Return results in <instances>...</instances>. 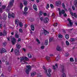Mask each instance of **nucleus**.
I'll use <instances>...</instances> for the list:
<instances>
[{
  "mask_svg": "<svg viewBox=\"0 0 77 77\" xmlns=\"http://www.w3.org/2000/svg\"><path fill=\"white\" fill-rule=\"evenodd\" d=\"M26 68L27 69H26V72L27 74H29V72L31 71L32 69V66L30 65H28L26 66Z\"/></svg>",
  "mask_w": 77,
  "mask_h": 77,
  "instance_id": "nucleus-1",
  "label": "nucleus"
},
{
  "mask_svg": "<svg viewBox=\"0 0 77 77\" xmlns=\"http://www.w3.org/2000/svg\"><path fill=\"white\" fill-rule=\"evenodd\" d=\"M20 62H21V61L23 60H25L26 61H29V59L26 57H21L20 58Z\"/></svg>",
  "mask_w": 77,
  "mask_h": 77,
  "instance_id": "nucleus-2",
  "label": "nucleus"
},
{
  "mask_svg": "<svg viewBox=\"0 0 77 77\" xmlns=\"http://www.w3.org/2000/svg\"><path fill=\"white\" fill-rule=\"evenodd\" d=\"M58 9L59 11V15L60 16H61L62 14H65V11L64 10H62L61 11V10H60V8H58Z\"/></svg>",
  "mask_w": 77,
  "mask_h": 77,
  "instance_id": "nucleus-3",
  "label": "nucleus"
},
{
  "mask_svg": "<svg viewBox=\"0 0 77 77\" xmlns=\"http://www.w3.org/2000/svg\"><path fill=\"white\" fill-rule=\"evenodd\" d=\"M14 53L16 56H19L20 54V51L18 49H16L14 50Z\"/></svg>",
  "mask_w": 77,
  "mask_h": 77,
  "instance_id": "nucleus-4",
  "label": "nucleus"
},
{
  "mask_svg": "<svg viewBox=\"0 0 77 77\" xmlns=\"http://www.w3.org/2000/svg\"><path fill=\"white\" fill-rule=\"evenodd\" d=\"M8 17L9 18H11V17L12 18H14L15 17V14L13 13L11 14L9 13L8 14Z\"/></svg>",
  "mask_w": 77,
  "mask_h": 77,
  "instance_id": "nucleus-5",
  "label": "nucleus"
},
{
  "mask_svg": "<svg viewBox=\"0 0 77 77\" xmlns=\"http://www.w3.org/2000/svg\"><path fill=\"white\" fill-rule=\"evenodd\" d=\"M14 3V0H11L9 2V7L10 8H12L13 6Z\"/></svg>",
  "mask_w": 77,
  "mask_h": 77,
  "instance_id": "nucleus-6",
  "label": "nucleus"
},
{
  "mask_svg": "<svg viewBox=\"0 0 77 77\" xmlns=\"http://www.w3.org/2000/svg\"><path fill=\"white\" fill-rule=\"evenodd\" d=\"M6 49H5L4 48H2L0 49V53L1 54L3 53H6Z\"/></svg>",
  "mask_w": 77,
  "mask_h": 77,
  "instance_id": "nucleus-7",
  "label": "nucleus"
},
{
  "mask_svg": "<svg viewBox=\"0 0 77 77\" xmlns=\"http://www.w3.org/2000/svg\"><path fill=\"white\" fill-rule=\"evenodd\" d=\"M67 20L69 21V23H68V26H69V27H71L72 26V23L71 22V20H70V19L68 18L67 19Z\"/></svg>",
  "mask_w": 77,
  "mask_h": 77,
  "instance_id": "nucleus-8",
  "label": "nucleus"
},
{
  "mask_svg": "<svg viewBox=\"0 0 77 77\" xmlns=\"http://www.w3.org/2000/svg\"><path fill=\"white\" fill-rule=\"evenodd\" d=\"M51 72V69L49 68L48 70V73H47V76L48 77H51V74L50 73Z\"/></svg>",
  "mask_w": 77,
  "mask_h": 77,
  "instance_id": "nucleus-9",
  "label": "nucleus"
},
{
  "mask_svg": "<svg viewBox=\"0 0 77 77\" xmlns=\"http://www.w3.org/2000/svg\"><path fill=\"white\" fill-rule=\"evenodd\" d=\"M61 4L62 3L61 2V1H57L56 2V5L57 6H58L59 5L60 6Z\"/></svg>",
  "mask_w": 77,
  "mask_h": 77,
  "instance_id": "nucleus-10",
  "label": "nucleus"
},
{
  "mask_svg": "<svg viewBox=\"0 0 77 77\" xmlns=\"http://www.w3.org/2000/svg\"><path fill=\"white\" fill-rule=\"evenodd\" d=\"M33 9L35 10V11H38V8H37V6L35 4H34L33 6Z\"/></svg>",
  "mask_w": 77,
  "mask_h": 77,
  "instance_id": "nucleus-11",
  "label": "nucleus"
},
{
  "mask_svg": "<svg viewBox=\"0 0 77 77\" xmlns=\"http://www.w3.org/2000/svg\"><path fill=\"white\" fill-rule=\"evenodd\" d=\"M48 21H49V19H48V17H46L44 20V23H47L48 22Z\"/></svg>",
  "mask_w": 77,
  "mask_h": 77,
  "instance_id": "nucleus-12",
  "label": "nucleus"
},
{
  "mask_svg": "<svg viewBox=\"0 0 77 77\" xmlns=\"http://www.w3.org/2000/svg\"><path fill=\"white\" fill-rule=\"evenodd\" d=\"M13 45H14L15 43L16 42V40L14 37L13 38V40L11 41Z\"/></svg>",
  "mask_w": 77,
  "mask_h": 77,
  "instance_id": "nucleus-13",
  "label": "nucleus"
},
{
  "mask_svg": "<svg viewBox=\"0 0 77 77\" xmlns=\"http://www.w3.org/2000/svg\"><path fill=\"white\" fill-rule=\"evenodd\" d=\"M36 74V72H32L31 73V75L32 77H33Z\"/></svg>",
  "mask_w": 77,
  "mask_h": 77,
  "instance_id": "nucleus-14",
  "label": "nucleus"
},
{
  "mask_svg": "<svg viewBox=\"0 0 77 77\" xmlns=\"http://www.w3.org/2000/svg\"><path fill=\"white\" fill-rule=\"evenodd\" d=\"M43 33L44 34V35H47V34H49V32L47 31L46 30H45V31L43 32Z\"/></svg>",
  "mask_w": 77,
  "mask_h": 77,
  "instance_id": "nucleus-15",
  "label": "nucleus"
},
{
  "mask_svg": "<svg viewBox=\"0 0 77 77\" xmlns=\"http://www.w3.org/2000/svg\"><path fill=\"white\" fill-rule=\"evenodd\" d=\"M31 30H32V31H34L35 30V26L33 25H31Z\"/></svg>",
  "mask_w": 77,
  "mask_h": 77,
  "instance_id": "nucleus-16",
  "label": "nucleus"
},
{
  "mask_svg": "<svg viewBox=\"0 0 77 77\" xmlns=\"http://www.w3.org/2000/svg\"><path fill=\"white\" fill-rule=\"evenodd\" d=\"M23 5L24 6H27V1L26 0H24L23 1Z\"/></svg>",
  "mask_w": 77,
  "mask_h": 77,
  "instance_id": "nucleus-17",
  "label": "nucleus"
},
{
  "mask_svg": "<svg viewBox=\"0 0 77 77\" xmlns=\"http://www.w3.org/2000/svg\"><path fill=\"white\" fill-rule=\"evenodd\" d=\"M57 51H62V49H61V48H60V47H59V46H57Z\"/></svg>",
  "mask_w": 77,
  "mask_h": 77,
  "instance_id": "nucleus-18",
  "label": "nucleus"
},
{
  "mask_svg": "<svg viewBox=\"0 0 77 77\" xmlns=\"http://www.w3.org/2000/svg\"><path fill=\"white\" fill-rule=\"evenodd\" d=\"M3 36H6V35H7V33L6 32V31L5 30H4L3 31Z\"/></svg>",
  "mask_w": 77,
  "mask_h": 77,
  "instance_id": "nucleus-19",
  "label": "nucleus"
},
{
  "mask_svg": "<svg viewBox=\"0 0 77 77\" xmlns=\"http://www.w3.org/2000/svg\"><path fill=\"white\" fill-rule=\"evenodd\" d=\"M16 47L17 48H19V49H20V48H21V46L20 44H19L17 43L16 44Z\"/></svg>",
  "mask_w": 77,
  "mask_h": 77,
  "instance_id": "nucleus-20",
  "label": "nucleus"
},
{
  "mask_svg": "<svg viewBox=\"0 0 77 77\" xmlns=\"http://www.w3.org/2000/svg\"><path fill=\"white\" fill-rule=\"evenodd\" d=\"M27 56L29 58H32V55H31V54L30 53H28Z\"/></svg>",
  "mask_w": 77,
  "mask_h": 77,
  "instance_id": "nucleus-21",
  "label": "nucleus"
},
{
  "mask_svg": "<svg viewBox=\"0 0 77 77\" xmlns=\"http://www.w3.org/2000/svg\"><path fill=\"white\" fill-rule=\"evenodd\" d=\"M23 8V5L22 3H20V9H22Z\"/></svg>",
  "mask_w": 77,
  "mask_h": 77,
  "instance_id": "nucleus-22",
  "label": "nucleus"
},
{
  "mask_svg": "<svg viewBox=\"0 0 77 77\" xmlns=\"http://www.w3.org/2000/svg\"><path fill=\"white\" fill-rule=\"evenodd\" d=\"M6 17H7V16L6 15V14H5L4 15L3 19L4 20H6Z\"/></svg>",
  "mask_w": 77,
  "mask_h": 77,
  "instance_id": "nucleus-23",
  "label": "nucleus"
},
{
  "mask_svg": "<svg viewBox=\"0 0 77 77\" xmlns=\"http://www.w3.org/2000/svg\"><path fill=\"white\" fill-rule=\"evenodd\" d=\"M74 5L75 7H77V0H75L74 1Z\"/></svg>",
  "mask_w": 77,
  "mask_h": 77,
  "instance_id": "nucleus-24",
  "label": "nucleus"
},
{
  "mask_svg": "<svg viewBox=\"0 0 77 77\" xmlns=\"http://www.w3.org/2000/svg\"><path fill=\"white\" fill-rule=\"evenodd\" d=\"M50 57L47 56L46 57V59L48 60V62H50Z\"/></svg>",
  "mask_w": 77,
  "mask_h": 77,
  "instance_id": "nucleus-25",
  "label": "nucleus"
},
{
  "mask_svg": "<svg viewBox=\"0 0 77 77\" xmlns=\"http://www.w3.org/2000/svg\"><path fill=\"white\" fill-rule=\"evenodd\" d=\"M19 25L20 27H23V23L21 22H20L19 23Z\"/></svg>",
  "mask_w": 77,
  "mask_h": 77,
  "instance_id": "nucleus-26",
  "label": "nucleus"
},
{
  "mask_svg": "<svg viewBox=\"0 0 77 77\" xmlns=\"http://www.w3.org/2000/svg\"><path fill=\"white\" fill-rule=\"evenodd\" d=\"M45 45H48V40H46L45 43Z\"/></svg>",
  "mask_w": 77,
  "mask_h": 77,
  "instance_id": "nucleus-27",
  "label": "nucleus"
},
{
  "mask_svg": "<svg viewBox=\"0 0 77 77\" xmlns=\"http://www.w3.org/2000/svg\"><path fill=\"white\" fill-rule=\"evenodd\" d=\"M65 38L66 39H68L69 38V35L68 34H66L65 35Z\"/></svg>",
  "mask_w": 77,
  "mask_h": 77,
  "instance_id": "nucleus-28",
  "label": "nucleus"
},
{
  "mask_svg": "<svg viewBox=\"0 0 77 77\" xmlns=\"http://www.w3.org/2000/svg\"><path fill=\"white\" fill-rule=\"evenodd\" d=\"M27 10H28V8L26 6H25L24 9V11L26 12V11H27Z\"/></svg>",
  "mask_w": 77,
  "mask_h": 77,
  "instance_id": "nucleus-29",
  "label": "nucleus"
},
{
  "mask_svg": "<svg viewBox=\"0 0 77 77\" xmlns=\"http://www.w3.org/2000/svg\"><path fill=\"white\" fill-rule=\"evenodd\" d=\"M15 23L17 25H18V19H16L15 20Z\"/></svg>",
  "mask_w": 77,
  "mask_h": 77,
  "instance_id": "nucleus-30",
  "label": "nucleus"
},
{
  "mask_svg": "<svg viewBox=\"0 0 77 77\" xmlns=\"http://www.w3.org/2000/svg\"><path fill=\"white\" fill-rule=\"evenodd\" d=\"M43 69H44V70H45V73H47V69H46V68H45V67L44 66H43Z\"/></svg>",
  "mask_w": 77,
  "mask_h": 77,
  "instance_id": "nucleus-31",
  "label": "nucleus"
},
{
  "mask_svg": "<svg viewBox=\"0 0 77 77\" xmlns=\"http://www.w3.org/2000/svg\"><path fill=\"white\" fill-rule=\"evenodd\" d=\"M11 67L9 66L8 69V71H9V72H11Z\"/></svg>",
  "mask_w": 77,
  "mask_h": 77,
  "instance_id": "nucleus-32",
  "label": "nucleus"
},
{
  "mask_svg": "<svg viewBox=\"0 0 77 77\" xmlns=\"http://www.w3.org/2000/svg\"><path fill=\"white\" fill-rule=\"evenodd\" d=\"M69 53H68L67 52L65 53V57H68V56H69Z\"/></svg>",
  "mask_w": 77,
  "mask_h": 77,
  "instance_id": "nucleus-33",
  "label": "nucleus"
},
{
  "mask_svg": "<svg viewBox=\"0 0 77 77\" xmlns=\"http://www.w3.org/2000/svg\"><path fill=\"white\" fill-rule=\"evenodd\" d=\"M58 37L59 38H63V36L61 35H58Z\"/></svg>",
  "mask_w": 77,
  "mask_h": 77,
  "instance_id": "nucleus-34",
  "label": "nucleus"
},
{
  "mask_svg": "<svg viewBox=\"0 0 77 77\" xmlns=\"http://www.w3.org/2000/svg\"><path fill=\"white\" fill-rule=\"evenodd\" d=\"M59 59H60V57H59V56H57L56 58V61H58Z\"/></svg>",
  "mask_w": 77,
  "mask_h": 77,
  "instance_id": "nucleus-35",
  "label": "nucleus"
},
{
  "mask_svg": "<svg viewBox=\"0 0 77 77\" xmlns=\"http://www.w3.org/2000/svg\"><path fill=\"white\" fill-rule=\"evenodd\" d=\"M15 36L16 38H19V35L17 34H16Z\"/></svg>",
  "mask_w": 77,
  "mask_h": 77,
  "instance_id": "nucleus-36",
  "label": "nucleus"
},
{
  "mask_svg": "<svg viewBox=\"0 0 77 77\" xmlns=\"http://www.w3.org/2000/svg\"><path fill=\"white\" fill-rule=\"evenodd\" d=\"M73 16H74L75 18H77V14H76V13H74Z\"/></svg>",
  "mask_w": 77,
  "mask_h": 77,
  "instance_id": "nucleus-37",
  "label": "nucleus"
},
{
  "mask_svg": "<svg viewBox=\"0 0 77 77\" xmlns=\"http://www.w3.org/2000/svg\"><path fill=\"white\" fill-rule=\"evenodd\" d=\"M53 38H50L49 40V42H52V41H53Z\"/></svg>",
  "mask_w": 77,
  "mask_h": 77,
  "instance_id": "nucleus-38",
  "label": "nucleus"
},
{
  "mask_svg": "<svg viewBox=\"0 0 77 77\" xmlns=\"http://www.w3.org/2000/svg\"><path fill=\"white\" fill-rule=\"evenodd\" d=\"M66 44L67 45H69V42L68 41L66 40Z\"/></svg>",
  "mask_w": 77,
  "mask_h": 77,
  "instance_id": "nucleus-39",
  "label": "nucleus"
},
{
  "mask_svg": "<svg viewBox=\"0 0 77 77\" xmlns=\"http://www.w3.org/2000/svg\"><path fill=\"white\" fill-rule=\"evenodd\" d=\"M50 8V5H49V4L48 3L47 4V7H46V9H48V8Z\"/></svg>",
  "mask_w": 77,
  "mask_h": 77,
  "instance_id": "nucleus-40",
  "label": "nucleus"
},
{
  "mask_svg": "<svg viewBox=\"0 0 77 77\" xmlns=\"http://www.w3.org/2000/svg\"><path fill=\"white\" fill-rule=\"evenodd\" d=\"M70 62H74V59L72 58H70Z\"/></svg>",
  "mask_w": 77,
  "mask_h": 77,
  "instance_id": "nucleus-41",
  "label": "nucleus"
},
{
  "mask_svg": "<svg viewBox=\"0 0 77 77\" xmlns=\"http://www.w3.org/2000/svg\"><path fill=\"white\" fill-rule=\"evenodd\" d=\"M19 31L20 33H23V29L21 28H20L19 29Z\"/></svg>",
  "mask_w": 77,
  "mask_h": 77,
  "instance_id": "nucleus-42",
  "label": "nucleus"
},
{
  "mask_svg": "<svg viewBox=\"0 0 77 77\" xmlns=\"http://www.w3.org/2000/svg\"><path fill=\"white\" fill-rule=\"evenodd\" d=\"M6 5H2V9H5V8H6Z\"/></svg>",
  "mask_w": 77,
  "mask_h": 77,
  "instance_id": "nucleus-43",
  "label": "nucleus"
},
{
  "mask_svg": "<svg viewBox=\"0 0 77 77\" xmlns=\"http://www.w3.org/2000/svg\"><path fill=\"white\" fill-rule=\"evenodd\" d=\"M72 8L73 11H75V6H72Z\"/></svg>",
  "mask_w": 77,
  "mask_h": 77,
  "instance_id": "nucleus-44",
  "label": "nucleus"
},
{
  "mask_svg": "<svg viewBox=\"0 0 77 77\" xmlns=\"http://www.w3.org/2000/svg\"><path fill=\"white\" fill-rule=\"evenodd\" d=\"M62 6H63V8H65V4H64V3H62Z\"/></svg>",
  "mask_w": 77,
  "mask_h": 77,
  "instance_id": "nucleus-45",
  "label": "nucleus"
},
{
  "mask_svg": "<svg viewBox=\"0 0 77 77\" xmlns=\"http://www.w3.org/2000/svg\"><path fill=\"white\" fill-rule=\"evenodd\" d=\"M36 41H37V42H38V44H40V42L39 41V39H38L36 38Z\"/></svg>",
  "mask_w": 77,
  "mask_h": 77,
  "instance_id": "nucleus-46",
  "label": "nucleus"
},
{
  "mask_svg": "<svg viewBox=\"0 0 77 77\" xmlns=\"http://www.w3.org/2000/svg\"><path fill=\"white\" fill-rule=\"evenodd\" d=\"M53 26H54V27H56L57 26V23H55L54 24H53Z\"/></svg>",
  "mask_w": 77,
  "mask_h": 77,
  "instance_id": "nucleus-47",
  "label": "nucleus"
},
{
  "mask_svg": "<svg viewBox=\"0 0 77 77\" xmlns=\"http://www.w3.org/2000/svg\"><path fill=\"white\" fill-rule=\"evenodd\" d=\"M50 6L51 8H54V5H53L52 4H50Z\"/></svg>",
  "mask_w": 77,
  "mask_h": 77,
  "instance_id": "nucleus-48",
  "label": "nucleus"
},
{
  "mask_svg": "<svg viewBox=\"0 0 77 77\" xmlns=\"http://www.w3.org/2000/svg\"><path fill=\"white\" fill-rule=\"evenodd\" d=\"M75 39L74 38H72L71 40V42H73L75 41Z\"/></svg>",
  "mask_w": 77,
  "mask_h": 77,
  "instance_id": "nucleus-49",
  "label": "nucleus"
},
{
  "mask_svg": "<svg viewBox=\"0 0 77 77\" xmlns=\"http://www.w3.org/2000/svg\"><path fill=\"white\" fill-rule=\"evenodd\" d=\"M39 14L41 15H42V14H43V13L42 12V11H40L39 12Z\"/></svg>",
  "mask_w": 77,
  "mask_h": 77,
  "instance_id": "nucleus-50",
  "label": "nucleus"
},
{
  "mask_svg": "<svg viewBox=\"0 0 77 77\" xmlns=\"http://www.w3.org/2000/svg\"><path fill=\"white\" fill-rule=\"evenodd\" d=\"M44 48H45V47L43 46H42L41 47V49H44Z\"/></svg>",
  "mask_w": 77,
  "mask_h": 77,
  "instance_id": "nucleus-51",
  "label": "nucleus"
},
{
  "mask_svg": "<svg viewBox=\"0 0 77 77\" xmlns=\"http://www.w3.org/2000/svg\"><path fill=\"white\" fill-rule=\"evenodd\" d=\"M3 45L4 47H5V46H6V43L5 42L3 43Z\"/></svg>",
  "mask_w": 77,
  "mask_h": 77,
  "instance_id": "nucleus-52",
  "label": "nucleus"
},
{
  "mask_svg": "<svg viewBox=\"0 0 77 77\" xmlns=\"http://www.w3.org/2000/svg\"><path fill=\"white\" fill-rule=\"evenodd\" d=\"M41 73H38L37 77H41Z\"/></svg>",
  "mask_w": 77,
  "mask_h": 77,
  "instance_id": "nucleus-53",
  "label": "nucleus"
},
{
  "mask_svg": "<svg viewBox=\"0 0 77 77\" xmlns=\"http://www.w3.org/2000/svg\"><path fill=\"white\" fill-rule=\"evenodd\" d=\"M0 12L2 13L3 12V11H2V8H0Z\"/></svg>",
  "mask_w": 77,
  "mask_h": 77,
  "instance_id": "nucleus-54",
  "label": "nucleus"
},
{
  "mask_svg": "<svg viewBox=\"0 0 77 77\" xmlns=\"http://www.w3.org/2000/svg\"><path fill=\"white\" fill-rule=\"evenodd\" d=\"M53 69H54V70H55V69H56V67H55V66L53 65Z\"/></svg>",
  "mask_w": 77,
  "mask_h": 77,
  "instance_id": "nucleus-55",
  "label": "nucleus"
},
{
  "mask_svg": "<svg viewBox=\"0 0 77 77\" xmlns=\"http://www.w3.org/2000/svg\"><path fill=\"white\" fill-rule=\"evenodd\" d=\"M40 20L41 21H43L44 20V18L43 17H41Z\"/></svg>",
  "mask_w": 77,
  "mask_h": 77,
  "instance_id": "nucleus-56",
  "label": "nucleus"
},
{
  "mask_svg": "<svg viewBox=\"0 0 77 77\" xmlns=\"http://www.w3.org/2000/svg\"><path fill=\"white\" fill-rule=\"evenodd\" d=\"M43 15L44 16H47V14L46 13H44Z\"/></svg>",
  "mask_w": 77,
  "mask_h": 77,
  "instance_id": "nucleus-57",
  "label": "nucleus"
},
{
  "mask_svg": "<svg viewBox=\"0 0 77 77\" xmlns=\"http://www.w3.org/2000/svg\"><path fill=\"white\" fill-rule=\"evenodd\" d=\"M36 58L35 57H34L32 59V60L33 61H35V60H36Z\"/></svg>",
  "mask_w": 77,
  "mask_h": 77,
  "instance_id": "nucleus-58",
  "label": "nucleus"
},
{
  "mask_svg": "<svg viewBox=\"0 0 77 77\" xmlns=\"http://www.w3.org/2000/svg\"><path fill=\"white\" fill-rule=\"evenodd\" d=\"M64 17H66L67 16V15H66V14L65 13L64 14H63Z\"/></svg>",
  "mask_w": 77,
  "mask_h": 77,
  "instance_id": "nucleus-59",
  "label": "nucleus"
},
{
  "mask_svg": "<svg viewBox=\"0 0 77 77\" xmlns=\"http://www.w3.org/2000/svg\"><path fill=\"white\" fill-rule=\"evenodd\" d=\"M3 36V32H1L0 33V36Z\"/></svg>",
  "mask_w": 77,
  "mask_h": 77,
  "instance_id": "nucleus-60",
  "label": "nucleus"
},
{
  "mask_svg": "<svg viewBox=\"0 0 77 77\" xmlns=\"http://www.w3.org/2000/svg\"><path fill=\"white\" fill-rule=\"evenodd\" d=\"M14 51V48H12L11 51V53H12V52H13V51Z\"/></svg>",
  "mask_w": 77,
  "mask_h": 77,
  "instance_id": "nucleus-61",
  "label": "nucleus"
},
{
  "mask_svg": "<svg viewBox=\"0 0 77 77\" xmlns=\"http://www.w3.org/2000/svg\"><path fill=\"white\" fill-rule=\"evenodd\" d=\"M70 14H71V15H72V16H74V14L73 13L71 12Z\"/></svg>",
  "mask_w": 77,
  "mask_h": 77,
  "instance_id": "nucleus-62",
  "label": "nucleus"
},
{
  "mask_svg": "<svg viewBox=\"0 0 77 77\" xmlns=\"http://www.w3.org/2000/svg\"><path fill=\"white\" fill-rule=\"evenodd\" d=\"M22 49H23V51H24V52H25V51H26V49H25L24 48H23Z\"/></svg>",
  "mask_w": 77,
  "mask_h": 77,
  "instance_id": "nucleus-63",
  "label": "nucleus"
},
{
  "mask_svg": "<svg viewBox=\"0 0 77 77\" xmlns=\"http://www.w3.org/2000/svg\"><path fill=\"white\" fill-rule=\"evenodd\" d=\"M21 38H18V42H20V41H21Z\"/></svg>",
  "mask_w": 77,
  "mask_h": 77,
  "instance_id": "nucleus-64",
  "label": "nucleus"
}]
</instances>
